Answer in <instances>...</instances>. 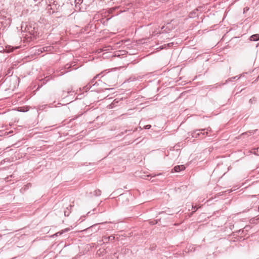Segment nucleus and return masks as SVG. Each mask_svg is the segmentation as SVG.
Wrapping results in <instances>:
<instances>
[{"instance_id": "1", "label": "nucleus", "mask_w": 259, "mask_h": 259, "mask_svg": "<svg viewBox=\"0 0 259 259\" xmlns=\"http://www.w3.org/2000/svg\"><path fill=\"white\" fill-rule=\"evenodd\" d=\"M185 169V166L184 165H177L174 168L175 172H180L182 170H184Z\"/></svg>"}, {"instance_id": "2", "label": "nucleus", "mask_w": 259, "mask_h": 259, "mask_svg": "<svg viewBox=\"0 0 259 259\" xmlns=\"http://www.w3.org/2000/svg\"><path fill=\"white\" fill-rule=\"evenodd\" d=\"M51 50V48L50 47H46L40 48L37 50L36 53L37 54H40V53L45 52V51H50Z\"/></svg>"}, {"instance_id": "3", "label": "nucleus", "mask_w": 259, "mask_h": 259, "mask_svg": "<svg viewBox=\"0 0 259 259\" xmlns=\"http://www.w3.org/2000/svg\"><path fill=\"white\" fill-rule=\"evenodd\" d=\"M250 40L251 41H256L259 40V34H255L251 35L250 38Z\"/></svg>"}, {"instance_id": "4", "label": "nucleus", "mask_w": 259, "mask_h": 259, "mask_svg": "<svg viewBox=\"0 0 259 259\" xmlns=\"http://www.w3.org/2000/svg\"><path fill=\"white\" fill-rule=\"evenodd\" d=\"M196 131L198 132V133L196 134L195 133V138L197 137V136L198 137L200 136L201 134L202 135V136L200 137L201 138H203L205 137V133L204 132L202 133V132H201V131H204V130H201V131L197 130Z\"/></svg>"}, {"instance_id": "5", "label": "nucleus", "mask_w": 259, "mask_h": 259, "mask_svg": "<svg viewBox=\"0 0 259 259\" xmlns=\"http://www.w3.org/2000/svg\"><path fill=\"white\" fill-rule=\"evenodd\" d=\"M253 153L256 155H259V147L254 149Z\"/></svg>"}, {"instance_id": "6", "label": "nucleus", "mask_w": 259, "mask_h": 259, "mask_svg": "<svg viewBox=\"0 0 259 259\" xmlns=\"http://www.w3.org/2000/svg\"><path fill=\"white\" fill-rule=\"evenodd\" d=\"M151 127V125H147L145 126V128L146 129H149Z\"/></svg>"}, {"instance_id": "7", "label": "nucleus", "mask_w": 259, "mask_h": 259, "mask_svg": "<svg viewBox=\"0 0 259 259\" xmlns=\"http://www.w3.org/2000/svg\"><path fill=\"white\" fill-rule=\"evenodd\" d=\"M59 234L60 235L62 234V233H60V232H57L55 235L56 236H58V234Z\"/></svg>"}, {"instance_id": "8", "label": "nucleus", "mask_w": 259, "mask_h": 259, "mask_svg": "<svg viewBox=\"0 0 259 259\" xmlns=\"http://www.w3.org/2000/svg\"><path fill=\"white\" fill-rule=\"evenodd\" d=\"M256 221H259V215L257 217L256 219H255Z\"/></svg>"}, {"instance_id": "9", "label": "nucleus", "mask_w": 259, "mask_h": 259, "mask_svg": "<svg viewBox=\"0 0 259 259\" xmlns=\"http://www.w3.org/2000/svg\"><path fill=\"white\" fill-rule=\"evenodd\" d=\"M258 211H259V206H258Z\"/></svg>"}]
</instances>
